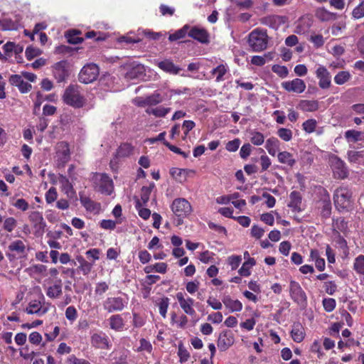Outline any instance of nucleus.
Instances as JSON below:
<instances>
[{
  "instance_id": "nucleus-5",
  "label": "nucleus",
  "mask_w": 364,
  "mask_h": 364,
  "mask_svg": "<svg viewBox=\"0 0 364 364\" xmlns=\"http://www.w3.org/2000/svg\"><path fill=\"white\" fill-rule=\"evenodd\" d=\"M100 74V69L95 63H87L82 67L79 75V81L84 84H89L97 80Z\"/></svg>"
},
{
  "instance_id": "nucleus-24",
  "label": "nucleus",
  "mask_w": 364,
  "mask_h": 364,
  "mask_svg": "<svg viewBox=\"0 0 364 364\" xmlns=\"http://www.w3.org/2000/svg\"><path fill=\"white\" fill-rule=\"evenodd\" d=\"M145 71L141 64H132L129 70L126 73L125 77L128 80H134L141 77Z\"/></svg>"
},
{
  "instance_id": "nucleus-58",
  "label": "nucleus",
  "mask_w": 364,
  "mask_h": 364,
  "mask_svg": "<svg viewBox=\"0 0 364 364\" xmlns=\"http://www.w3.org/2000/svg\"><path fill=\"white\" fill-rule=\"evenodd\" d=\"M250 141L254 145L259 146L264 143V136L259 132H254L251 133Z\"/></svg>"
},
{
  "instance_id": "nucleus-56",
  "label": "nucleus",
  "mask_w": 364,
  "mask_h": 364,
  "mask_svg": "<svg viewBox=\"0 0 364 364\" xmlns=\"http://www.w3.org/2000/svg\"><path fill=\"white\" fill-rule=\"evenodd\" d=\"M354 269L360 274H364V256L359 255L354 262Z\"/></svg>"
},
{
  "instance_id": "nucleus-60",
  "label": "nucleus",
  "mask_w": 364,
  "mask_h": 364,
  "mask_svg": "<svg viewBox=\"0 0 364 364\" xmlns=\"http://www.w3.org/2000/svg\"><path fill=\"white\" fill-rule=\"evenodd\" d=\"M168 304H169V302H168V299L167 297L163 298L159 303V314L164 318L166 317V313H167V310L168 308Z\"/></svg>"
},
{
  "instance_id": "nucleus-48",
  "label": "nucleus",
  "mask_w": 364,
  "mask_h": 364,
  "mask_svg": "<svg viewBox=\"0 0 364 364\" xmlns=\"http://www.w3.org/2000/svg\"><path fill=\"white\" fill-rule=\"evenodd\" d=\"M1 25L4 30H16L18 27V21L7 18L1 21Z\"/></svg>"
},
{
  "instance_id": "nucleus-8",
  "label": "nucleus",
  "mask_w": 364,
  "mask_h": 364,
  "mask_svg": "<svg viewBox=\"0 0 364 364\" xmlns=\"http://www.w3.org/2000/svg\"><path fill=\"white\" fill-rule=\"evenodd\" d=\"M127 302L121 297H107L103 302V308L109 313L122 311Z\"/></svg>"
},
{
  "instance_id": "nucleus-53",
  "label": "nucleus",
  "mask_w": 364,
  "mask_h": 364,
  "mask_svg": "<svg viewBox=\"0 0 364 364\" xmlns=\"http://www.w3.org/2000/svg\"><path fill=\"white\" fill-rule=\"evenodd\" d=\"M162 102V97L159 93H154L148 96L144 101V103L149 106H153L159 104Z\"/></svg>"
},
{
  "instance_id": "nucleus-61",
  "label": "nucleus",
  "mask_w": 364,
  "mask_h": 364,
  "mask_svg": "<svg viewBox=\"0 0 364 364\" xmlns=\"http://www.w3.org/2000/svg\"><path fill=\"white\" fill-rule=\"evenodd\" d=\"M16 225V220L13 217H9L7 218L4 222V229L11 232L15 229Z\"/></svg>"
},
{
  "instance_id": "nucleus-40",
  "label": "nucleus",
  "mask_w": 364,
  "mask_h": 364,
  "mask_svg": "<svg viewBox=\"0 0 364 364\" xmlns=\"http://www.w3.org/2000/svg\"><path fill=\"white\" fill-rule=\"evenodd\" d=\"M109 326L114 331H120L124 326L122 316L119 314L112 315L109 318Z\"/></svg>"
},
{
  "instance_id": "nucleus-54",
  "label": "nucleus",
  "mask_w": 364,
  "mask_h": 364,
  "mask_svg": "<svg viewBox=\"0 0 364 364\" xmlns=\"http://www.w3.org/2000/svg\"><path fill=\"white\" fill-rule=\"evenodd\" d=\"M272 70L282 78L287 77L289 74V70L284 65H274L272 68Z\"/></svg>"
},
{
  "instance_id": "nucleus-6",
  "label": "nucleus",
  "mask_w": 364,
  "mask_h": 364,
  "mask_svg": "<svg viewBox=\"0 0 364 364\" xmlns=\"http://www.w3.org/2000/svg\"><path fill=\"white\" fill-rule=\"evenodd\" d=\"M171 208L173 214L178 218H184L193 211L191 203L183 198H178L173 200Z\"/></svg>"
},
{
  "instance_id": "nucleus-12",
  "label": "nucleus",
  "mask_w": 364,
  "mask_h": 364,
  "mask_svg": "<svg viewBox=\"0 0 364 364\" xmlns=\"http://www.w3.org/2000/svg\"><path fill=\"white\" fill-rule=\"evenodd\" d=\"M50 304H42L41 301L34 300L28 304L26 309V312L28 314H36L41 316L46 314L50 308Z\"/></svg>"
},
{
  "instance_id": "nucleus-14",
  "label": "nucleus",
  "mask_w": 364,
  "mask_h": 364,
  "mask_svg": "<svg viewBox=\"0 0 364 364\" xmlns=\"http://www.w3.org/2000/svg\"><path fill=\"white\" fill-rule=\"evenodd\" d=\"M176 297L179 303L181 308L188 315L193 316L196 311L193 309L194 300L191 297L185 298L183 292H178Z\"/></svg>"
},
{
  "instance_id": "nucleus-25",
  "label": "nucleus",
  "mask_w": 364,
  "mask_h": 364,
  "mask_svg": "<svg viewBox=\"0 0 364 364\" xmlns=\"http://www.w3.org/2000/svg\"><path fill=\"white\" fill-rule=\"evenodd\" d=\"M129 351L125 349L114 350L111 353L113 364H127Z\"/></svg>"
},
{
  "instance_id": "nucleus-57",
  "label": "nucleus",
  "mask_w": 364,
  "mask_h": 364,
  "mask_svg": "<svg viewBox=\"0 0 364 364\" xmlns=\"http://www.w3.org/2000/svg\"><path fill=\"white\" fill-rule=\"evenodd\" d=\"M316 125H317L316 120L314 119H310L306 120L303 123L302 127H303V129L306 132L310 134V133H312V132H314L315 131Z\"/></svg>"
},
{
  "instance_id": "nucleus-34",
  "label": "nucleus",
  "mask_w": 364,
  "mask_h": 364,
  "mask_svg": "<svg viewBox=\"0 0 364 364\" xmlns=\"http://www.w3.org/2000/svg\"><path fill=\"white\" fill-rule=\"evenodd\" d=\"M277 159L280 163L286 164L289 167H292L296 163L293 155L288 151L279 152L277 155Z\"/></svg>"
},
{
  "instance_id": "nucleus-43",
  "label": "nucleus",
  "mask_w": 364,
  "mask_h": 364,
  "mask_svg": "<svg viewBox=\"0 0 364 364\" xmlns=\"http://www.w3.org/2000/svg\"><path fill=\"white\" fill-rule=\"evenodd\" d=\"M77 261L80 264L78 269L82 272L83 275L89 274L92 268V264L88 262L82 256L77 257Z\"/></svg>"
},
{
  "instance_id": "nucleus-13",
  "label": "nucleus",
  "mask_w": 364,
  "mask_h": 364,
  "mask_svg": "<svg viewBox=\"0 0 364 364\" xmlns=\"http://www.w3.org/2000/svg\"><path fill=\"white\" fill-rule=\"evenodd\" d=\"M262 24L269 26L271 28L277 30L287 21V17L279 15H269L259 19Z\"/></svg>"
},
{
  "instance_id": "nucleus-21",
  "label": "nucleus",
  "mask_w": 364,
  "mask_h": 364,
  "mask_svg": "<svg viewBox=\"0 0 364 364\" xmlns=\"http://www.w3.org/2000/svg\"><path fill=\"white\" fill-rule=\"evenodd\" d=\"M312 23L313 21L310 17L302 16L298 20L294 32L299 35L305 34L309 32Z\"/></svg>"
},
{
  "instance_id": "nucleus-17",
  "label": "nucleus",
  "mask_w": 364,
  "mask_h": 364,
  "mask_svg": "<svg viewBox=\"0 0 364 364\" xmlns=\"http://www.w3.org/2000/svg\"><path fill=\"white\" fill-rule=\"evenodd\" d=\"M234 343L232 333L229 331H224L220 333L218 340V347L221 351L228 349Z\"/></svg>"
},
{
  "instance_id": "nucleus-18",
  "label": "nucleus",
  "mask_w": 364,
  "mask_h": 364,
  "mask_svg": "<svg viewBox=\"0 0 364 364\" xmlns=\"http://www.w3.org/2000/svg\"><path fill=\"white\" fill-rule=\"evenodd\" d=\"M28 218L33 224L35 230L43 233L46 226V223L43 219V215L38 211H33L30 213Z\"/></svg>"
},
{
  "instance_id": "nucleus-16",
  "label": "nucleus",
  "mask_w": 364,
  "mask_h": 364,
  "mask_svg": "<svg viewBox=\"0 0 364 364\" xmlns=\"http://www.w3.org/2000/svg\"><path fill=\"white\" fill-rule=\"evenodd\" d=\"M91 344L100 349H109L112 346L107 336L102 332L94 333L91 336Z\"/></svg>"
},
{
  "instance_id": "nucleus-26",
  "label": "nucleus",
  "mask_w": 364,
  "mask_h": 364,
  "mask_svg": "<svg viewBox=\"0 0 364 364\" xmlns=\"http://www.w3.org/2000/svg\"><path fill=\"white\" fill-rule=\"evenodd\" d=\"M222 301L231 312L240 311L242 309V304L239 300H233L230 296H224Z\"/></svg>"
},
{
  "instance_id": "nucleus-38",
  "label": "nucleus",
  "mask_w": 364,
  "mask_h": 364,
  "mask_svg": "<svg viewBox=\"0 0 364 364\" xmlns=\"http://www.w3.org/2000/svg\"><path fill=\"white\" fill-rule=\"evenodd\" d=\"M348 160L350 163L360 164L364 159V150L363 151H348L347 152Z\"/></svg>"
},
{
  "instance_id": "nucleus-31",
  "label": "nucleus",
  "mask_w": 364,
  "mask_h": 364,
  "mask_svg": "<svg viewBox=\"0 0 364 364\" xmlns=\"http://www.w3.org/2000/svg\"><path fill=\"white\" fill-rule=\"evenodd\" d=\"M316 16L321 21H330L337 18V14L326 10L325 8H319L316 11Z\"/></svg>"
},
{
  "instance_id": "nucleus-49",
  "label": "nucleus",
  "mask_w": 364,
  "mask_h": 364,
  "mask_svg": "<svg viewBox=\"0 0 364 364\" xmlns=\"http://www.w3.org/2000/svg\"><path fill=\"white\" fill-rule=\"evenodd\" d=\"M143 205L144 204H141L139 200H137L136 202V208L138 210L139 215L141 218L147 220L151 215V210L148 208H143Z\"/></svg>"
},
{
  "instance_id": "nucleus-52",
  "label": "nucleus",
  "mask_w": 364,
  "mask_h": 364,
  "mask_svg": "<svg viewBox=\"0 0 364 364\" xmlns=\"http://www.w3.org/2000/svg\"><path fill=\"white\" fill-rule=\"evenodd\" d=\"M333 230L338 229L337 230L344 232L348 228V225L344 218H339L336 219H333Z\"/></svg>"
},
{
  "instance_id": "nucleus-44",
  "label": "nucleus",
  "mask_w": 364,
  "mask_h": 364,
  "mask_svg": "<svg viewBox=\"0 0 364 364\" xmlns=\"http://www.w3.org/2000/svg\"><path fill=\"white\" fill-rule=\"evenodd\" d=\"M190 27L188 25H185L182 28L176 31L174 33L169 35L168 40L170 41H175L183 38L188 33Z\"/></svg>"
},
{
  "instance_id": "nucleus-59",
  "label": "nucleus",
  "mask_w": 364,
  "mask_h": 364,
  "mask_svg": "<svg viewBox=\"0 0 364 364\" xmlns=\"http://www.w3.org/2000/svg\"><path fill=\"white\" fill-rule=\"evenodd\" d=\"M323 306L326 311H333L336 306V301L333 298H325L323 299Z\"/></svg>"
},
{
  "instance_id": "nucleus-55",
  "label": "nucleus",
  "mask_w": 364,
  "mask_h": 364,
  "mask_svg": "<svg viewBox=\"0 0 364 364\" xmlns=\"http://www.w3.org/2000/svg\"><path fill=\"white\" fill-rule=\"evenodd\" d=\"M266 58L272 59V53H268L264 56L255 55L252 58L251 63L257 66H262L266 63Z\"/></svg>"
},
{
  "instance_id": "nucleus-22",
  "label": "nucleus",
  "mask_w": 364,
  "mask_h": 364,
  "mask_svg": "<svg viewBox=\"0 0 364 364\" xmlns=\"http://www.w3.org/2000/svg\"><path fill=\"white\" fill-rule=\"evenodd\" d=\"M156 64L161 70L171 75H177L181 70V68L176 65L171 60L166 59L156 62Z\"/></svg>"
},
{
  "instance_id": "nucleus-39",
  "label": "nucleus",
  "mask_w": 364,
  "mask_h": 364,
  "mask_svg": "<svg viewBox=\"0 0 364 364\" xmlns=\"http://www.w3.org/2000/svg\"><path fill=\"white\" fill-rule=\"evenodd\" d=\"M8 248L10 251L15 252L20 255L25 254L26 252V245L24 242L20 240H16L11 242Z\"/></svg>"
},
{
  "instance_id": "nucleus-32",
  "label": "nucleus",
  "mask_w": 364,
  "mask_h": 364,
  "mask_svg": "<svg viewBox=\"0 0 364 364\" xmlns=\"http://www.w3.org/2000/svg\"><path fill=\"white\" fill-rule=\"evenodd\" d=\"M62 283L59 280L57 283L48 287L46 295L50 299H57L62 294Z\"/></svg>"
},
{
  "instance_id": "nucleus-2",
  "label": "nucleus",
  "mask_w": 364,
  "mask_h": 364,
  "mask_svg": "<svg viewBox=\"0 0 364 364\" xmlns=\"http://www.w3.org/2000/svg\"><path fill=\"white\" fill-rule=\"evenodd\" d=\"M63 102L74 108H81L85 104V99L80 93L77 85H69L63 95Z\"/></svg>"
},
{
  "instance_id": "nucleus-19",
  "label": "nucleus",
  "mask_w": 364,
  "mask_h": 364,
  "mask_svg": "<svg viewBox=\"0 0 364 364\" xmlns=\"http://www.w3.org/2000/svg\"><path fill=\"white\" fill-rule=\"evenodd\" d=\"M188 35L191 38L198 41L201 43H207L209 41V35L207 31L204 28L193 27L191 28H189Z\"/></svg>"
},
{
  "instance_id": "nucleus-42",
  "label": "nucleus",
  "mask_w": 364,
  "mask_h": 364,
  "mask_svg": "<svg viewBox=\"0 0 364 364\" xmlns=\"http://www.w3.org/2000/svg\"><path fill=\"white\" fill-rule=\"evenodd\" d=\"M351 75L348 71H339L334 77V82L336 85H342L350 80Z\"/></svg>"
},
{
  "instance_id": "nucleus-51",
  "label": "nucleus",
  "mask_w": 364,
  "mask_h": 364,
  "mask_svg": "<svg viewBox=\"0 0 364 364\" xmlns=\"http://www.w3.org/2000/svg\"><path fill=\"white\" fill-rule=\"evenodd\" d=\"M139 343L140 346L136 350V352L145 351L148 353H151L152 352V345L149 341L146 340L145 338H141Z\"/></svg>"
},
{
  "instance_id": "nucleus-27",
  "label": "nucleus",
  "mask_w": 364,
  "mask_h": 364,
  "mask_svg": "<svg viewBox=\"0 0 364 364\" xmlns=\"http://www.w3.org/2000/svg\"><path fill=\"white\" fill-rule=\"evenodd\" d=\"M291 336L294 341L301 343L305 336L304 329L299 322L294 323L291 331Z\"/></svg>"
},
{
  "instance_id": "nucleus-11",
  "label": "nucleus",
  "mask_w": 364,
  "mask_h": 364,
  "mask_svg": "<svg viewBox=\"0 0 364 364\" xmlns=\"http://www.w3.org/2000/svg\"><path fill=\"white\" fill-rule=\"evenodd\" d=\"M316 76L318 79V85L321 89H328L331 85V76L323 65H319L316 70Z\"/></svg>"
},
{
  "instance_id": "nucleus-35",
  "label": "nucleus",
  "mask_w": 364,
  "mask_h": 364,
  "mask_svg": "<svg viewBox=\"0 0 364 364\" xmlns=\"http://www.w3.org/2000/svg\"><path fill=\"white\" fill-rule=\"evenodd\" d=\"M363 133L355 129L347 130L344 136L348 143H355L363 139Z\"/></svg>"
},
{
  "instance_id": "nucleus-10",
  "label": "nucleus",
  "mask_w": 364,
  "mask_h": 364,
  "mask_svg": "<svg viewBox=\"0 0 364 364\" xmlns=\"http://www.w3.org/2000/svg\"><path fill=\"white\" fill-rule=\"evenodd\" d=\"M282 87L289 92L301 94L306 90L305 82L300 78H294L291 80L284 81L281 84Z\"/></svg>"
},
{
  "instance_id": "nucleus-37",
  "label": "nucleus",
  "mask_w": 364,
  "mask_h": 364,
  "mask_svg": "<svg viewBox=\"0 0 364 364\" xmlns=\"http://www.w3.org/2000/svg\"><path fill=\"white\" fill-rule=\"evenodd\" d=\"M170 110L171 108L168 107H157L154 108L149 107L146 109V112L149 114H153L156 117H165Z\"/></svg>"
},
{
  "instance_id": "nucleus-64",
  "label": "nucleus",
  "mask_w": 364,
  "mask_h": 364,
  "mask_svg": "<svg viewBox=\"0 0 364 364\" xmlns=\"http://www.w3.org/2000/svg\"><path fill=\"white\" fill-rule=\"evenodd\" d=\"M12 205L21 211H26L29 208L28 202L23 198H18L12 203Z\"/></svg>"
},
{
  "instance_id": "nucleus-29",
  "label": "nucleus",
  "mask_w": 364,
  "mask_h": 364,
  "mask_svg": "<svg viewBox=\"0 0 364 364\" xmlns=\"http://www.w3.org/2000/svg\"><path fill=\"white\" fill-rule=\"evenodd\" d=\"M134 151L133 146L128 144H122L116 151L115 157L117 159L130 156Z\"/></svg>"
},
{
  "instance_id": "nucleus-33",
  "label": "nucleus",
  "mask_w": 364,
  "mask_h": 364,
  "mask_svg": "<svg viewBox=\"0 0 364 364\" xmlns=\"http://www.w3.org/2000/svg\"><path fill=\"white\" fill-rule=\"evenodd\" d=\"M289 198L290 201L288 206L295 210H301V196L300 193L298 191H292L289 195Z\"/></svg>"
},
{
  "instance_id": "nucleus-3",
  "label": "nucleus",
  "mask_w": 364,
  "mask_h": 364,
  "mask_svg": "<svg viewBox=\"0 0 364 364\" xmlns=\"http://www.w3.org/2000/svg\"><path fill=\"white\" fill-rule=\"evenodd\" d=\"M268 36L266 30L256 28L250 32L248 43L255 52H260L267 47Z\"/></svg>"
},
{
  "instance_id": "nucleus-47",
  "label": "nucleus",
  "mask_w": 364,
  "mask_h": 364,
  "mask_svg": "<svg viewBox=\"0 0 364 364\" xmlns=\"http://www.w3.org/2000/svg\"><path fill=\"white\" fill-rule=\"evenodd\" d=\"M80 32L76 30L68 31L65 35L68 43L71 44H78L82 41V38L78 37Z\"/></svg>"
},
{
  "instance_id": "nucleus-28",
  "label": "nucleus",
  "mask_w": 364,
  "mask_h": 364,
  "mask_svg": "<svg viewBox=\"0 0 364 364\" xmlns=\"http://www.w3.org/2000/svg\"><path fill=\"white\" fill-rule=\"evenodd\" d=\"M318 107L319 104L317 100H302L298 105V108L303 112H315Z\"/></svg>"
},
{
  "instance_id": "nucleus-45",
  "label": "nucleus",
  "mask_w": 364,
  "mask_h": 364,
  "mask_svg": "<svg viewBox=\"0 0 364 364\" xmlns=\"http://www.w3.org/2000/svg\"><path fill=\"white\" fill-rule=\"evenodd\" d=\"M154 184H151L149 186H143L141 190V198L140 202L141 204L146 205L149 200L150 194L152 191Z\"/></svg>"
},
{
  "instance_id": "nucleus-46",
  "label": "nucleus",
  "mask_w": 364,
  "mask_h": 364,
  "mask_svg": "<svg viewBox=\"0 0 364 364\" xmlns=\"http://www.w3.org/2000/svg\"><path fill=\"white\" fill-rule=\"evenodd\" d=\"M321 215L324 218H328L331 214V203L329 198L324 199L321 202Z\"/></svg>"
},
{
  "instance_id": "nucleus-15",
  "label": "nucleus",
  "mask_w": 364,
  "mask_h": 364,
  "mask_svg": "<svg viewBox=\"0 0 364 364\" xmlns=\"http://www.w3.org/2000/svg\"><path fill=\"white\" fill-rule=\"evenodd\" d=\"M58 182L61 191L69 199H74L76 198V191L74 189L73 183H71L68 178L63 175H60Z\"/></svg>"
},
{
  "instance_id": "nucleus-7",
  "label": "nucleus",
  "mask_w": 364,
  "mask_h": 364,
  "mask_svg": "<svg viewBox=\"0 0 364 364\" xmlns=\"http://www.w3.org/2000/svg\"><path fill=\"white\" fill-rule=\"evenodd\" d=\"M329 163L332 168L335 178L344 179L348 176V168L343 161L333 155L330 157Z\"/></svg>"
},
{
  "instance_id": "nucleus-36",
  "label": "nucleus",
  "mask_w": 364,
  "mask_h": 364,
  "mask_svg": "<svg viewBox=\"0 0 364 364\" xmlns=\"http://www.w3.org/2000/svg\"><path fill=\"white\" fill-rule=\"evenodd\" d=\"M279 141L274 137L269 138L267 140L265 148L268 153L272 156H275L279 150Z\"/></svg>"
},
{
  "instance_id": "nucleus-20",
  "label": "nucleus",
  "mask_w": 364,
  "mask_h": 364,
  "mask_svg": "<svg viewBox=\"0 0 364 364\" xmlns=\"http://www.w3.org/2000/svg\"><path fill=\"white\" fill-rule=\"evenodd\" d=\"M66 63L60 61L55 64L53 75L58 82H62L68 77V71L65 68Z\"/></svg>"
},
{
  "instance_id": "nucleus-23",
  "label": "nucleus",
  "mask_w": 364,
  "mask_h": 364,
  "mask_svg": "<svg viewBox=\"0 0 364 364\" xmlns=\"http://www.w3.org/2000/svg\"><path fill=\"white\" fill-rule=\"evenodd\" d=\"M80 201L87 211L97 213L100 210V204L92 200L89 197L85 196L82 192L79 193Z\"/></svg>"
},
{
  "instance_id": "nucleus-50",
  "label": "nucleus",
  "mask_w": 364,
  "mask_h": 364,
  "mask_svg": "<svg viewBox=\"0 0 364 364\" xmlns=\"http://www.w3.org/2000/svg\"><path fill=\"white\" fill-rule=\"evenodd\" d=\"M363 17H364V0H361L360 4L352 11V18L353 19L357 20Z\"/></svg>"
},
{
  "instance_id": "nucleus-4",
  "label": "nucleus",
  "mask_w": 364,
  "mask_h": 364,
  "mask_svg": "<svg viewBox=\"0 0 364 364\" xmlns=\"http://www.w3.org/2000/svg\"><path fill=\"white\" fill-rule=\"evenodd\" d=\"M95 188L102 193L111 195L114 191L112 178L106 173H97L92 177Z\"/></svg>"
},
{
  "instance_id": "nucleus-1",
  "label": "nucleus",
  "mask_w": 364,
  "mask_h": 364,
  "mask_svg": "<svg viewBox=\"0 0 364 364\" xmlns=\"http://www.w3.org/2000/svg\"><path fill=\"white\" fill-rule=\"evenodd\" d=\"M333 202L339 213H348L353 209V192L348 186H340L333 193Z\"/></svg>"
},
{
  "instance_id": "nucleus-30",
  "label": "nucleus",
  "mask_w": 364,
  "mask_h": 364,
  "mask_svg": "<svg viewBox=\"0 0 364 364\" xmlns=\"http://www.w3.org/2000/svg\"><path fill=\"white\" fill-rule=\"evenodd\" d=\"M228 71L229 68L226 64H220L212 70L211 74L215 76V81L219 82L225 80L224 76Z\"/></svg>"
},
{
  "instance_id": "nucleus-63",
  "label": "nucleus",
  "mask_w": 364,
  "mask_h": 364,
  "mask_svg": "<svg viewBox=\"0 0 364 364\" xmlns=\"http://www.w3.org/2000/svg\"><path fill=\"white\" fill-rule=\"evenodd\" d=\"M58 197V193L56 188L54 187H50L48 191L46 193V200L47 203L50 204L53 203Z\"/></svg>"
},
{
  "instance_id": "nucleus-62",
  "label": "nucleus",
  "mask_w": 364,
  "mask_h": 364,
  "mask_svg": "<svg viewBox=\"0 0 364 364\" xmlns=\"http://www.w3.org/2000/svg\"><path fill=\"white\" fill-rule=\"evenodd\" d=\"M278 136L284 141H289L292 138V132L287 128H280L277 131Z\"/></svg>"
},
{
  "instance_id": "nucleus-41",
  "label": "nucleus",
  "mask_w": 364,
  "mask_h": 364,
  "mask_svg": "<svg viewBox=\"0 0 364 364\" xmlns=\"http://www.w3.org/2000/svg\"><path fill=\"white\" fill-rule=\"evenodd\" d=\"M255 264H256V262H255V260L254 258H248V259H247L243 263V264L239 269V271H238L239 274L243 277H247V276L250 275V269L252 267H253L254 265H255Z\"/></svg>"
},
{
  "instance_id": "nucleus-9",
  "label": "nucleus",
  "mask_w": 364,
  "mask_h": 364,
  "mask_svg": "<svg viewBox=\"0 0 364 364\" xmlns=\"http://www.w3.org/2000/svg\"><path fill=\"white\" fill-rule=\"evenodd\" d=\"M289 292L291 298L297 304H302L306 302L307 297L306 293L297 282L290 281Z\"/></svg>"
}]
</instances>
